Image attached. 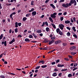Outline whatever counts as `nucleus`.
Segmentation results:
<instances>
[{
    "instance_id": "nucleus-8",
    "label": "nucleus",
    "mask_w": 78,
    "mask_h": 78,
    "mask_svg": "<svg viewBox=\"0 0 78 78\" xmlns=\"http://www.w3.org/2000/svg\"><path fill=\"white\" fill-rule=\"evenodd\" d=\"M64 65H61V64H58L57 65V66L58 67H64Z\"/></svg>"
},
{
    "instance_id": "nucleus-53",
    "label": "nucleus",
    "mask_w": 78,
    "mask_h": 78,
    "mask_svg": "<svg viewBox=\"0 0 78 78\" xmlns=\"http://www.w3.org/2000/svg\"><path fill=\"white\" fill-rule=\"evenodd\" d=\"M7 20L8 22H10V19L8 18L7 19Z\"/></svg>"
},
{
    "instance_id": "nucleus-64",
    "label": "nucleus",
    "mask_w": 78,
    "mask_h": 78,
    "mask_svg": "<svg viewBox=\"0 0 78 78\" xmlns=\"http://www.w3.org/2000/svg\"><path fill=\"white\" fill-rule=\"evenodd\" d=\"M44 17V15H42L41 17H40V18H43Z\"/></svg>"
},
{
    "instance_id": "nucleus-33",
    "label": "nucleus",
    "mask_w": 78,
    "mask_h": 78,
    "mask_svg": "<svg viewBox=\"0 0 78 78\" xmlns=\"http://www.w3.org/2000/svg\"><path fill=\"white\" fill-rule=\"evenodd\" d=\"M71 54L72 55H76V52H71Z\"/></svg>"
},
{
    "instance_id": "nucleus-4",
    "label": "nucleus",
    "mask_w": 78,
    "mask_h": 78,
    "mask_svg": "<svg viewBox=\"0 0 78 78\" xmlns=\"http://www.w3.org/2000/svg\"><path fill=\"white\" fill-rule=\"evenodd\" d=\"M59 27H60L61 30H62L64 29V26L62 24H60L59 25Z\"/></svg>"
},
{
    "instance_id": "nucleus-27",
    "label": "nucleus",
    "mask_w": 78,
    "mask_h": 78,
    "mask_svg": "<svg viewBox=\"0 0 78 78\" xmlns=\"http://www.w3.org/2000/svg\"><path fill=\"white\" fill-rule=\"evenodd\" d=\"M30 5L32 6H33V5H34V1H32L31 2V3Z\"/></svg>"
},
{
    "instance_id": "nucleus-57",
    "label": "nucleus",
    "mask_w": 78,
    "mask_h": 78,
    "mask_svg": "<svg viewBox=\"0 0 78 78\" xmlns=\"http://www.w3.org/2000/svg\"><path fill=\"white\" fill-rule=\"evenodd\" d=\"M78 66V64H77V63H75L74 65V67H76V66Z\"/></svg>"
},
{
    "instance_id": "nucleus-17",
    "label": "nucleus",
    "mask_w": 78,
    "mask_h": 78,
    "mask_svg": "<svg viewBox=\"0 0 78 78\" xmlns=\"http://www.w3.org/2000/svg\"><path fill=\"white\" fill-rule=\"evenodd\" d=\"M53 76H57V74L56 73H54L52 75Z\"/></svg>"
},
{
    "instance_id": "nucleus-49",
    "label": "nucleus",
    "mask_w": 78,
    "mask_h": 78,
    "mask_svg": "<svg viewBox=\"0 0 78 78\" xmlns=\"http://www.w3.org/2000/svg\"><path fill=\"white\" fill-rule=\"evenodd\" d=\"M45 22H43V24H42V25H41V27H44V25H45Z\"/></svg>"
},
{
    "instance_id": "nucleus-50",
    "label": "nucleus",
    "mask_w": 78,
    "mask_h": 78,
    "mask_svg": "<svg viewBox=\"0 0 78 78\" xmlns=\"http://www.w3.org/2000/svg\"><path fill=\"white\" fill-rule=\"evenodd\" d=\"M16 2V0H11L10 1V2H11V3H12V2Z\"/></svg>"
},
{
    "instance_id": "nucleus-36",
    "label": "nucleus",
    "mask_w": 78,
    "mask_h": 78,
    "mask_svg": "<svg viewBox=\"0 0 78 78\" xmlns=\"http://www.w3.org/2000/svg\"><path fill=\"white\" fill-rule=\"evenodd\" d=\"M55 38H56V37H51V39L52 40H54V39H55Z\"/></svg>"
},
{
    "instance_id": "nucleus-5",
    "label": "nucleus",
    "mask_w": 78,
    "mask_h": 78,
    "mask_svg": "<svg viewBox=\"0 0 78 78\" xmlns=\"http://www.w3.org/2000/svg\"><path fill=\"white\" fill-rule=\"evenodd\" d=\"M61 42V40H58L56 41H55V44H60Z\"/></svg>"
},
{
    "instance_id": "nucleus-32",
    "label": "nucleus",
    "mask_w": 78,
    "mask_h": 78,
    "mask_svg": "<svg viewBox=\"0 0 78 78\" xmlns=\"http://www.w3.org/2000/svg\"><path fill=\"white\" fill-rule=\"evenodd\" d=\"M46 31H47V32H48V31H49V28L48 27H46Z\"/></svg>"
},
{
    "instance_id": "nucleus-54",
    "label": "nucleus",
    "mask_w": 78,
    "mask_h": 78,
    "mask_svg": "<svg viewBox=\"0 0 78 78\" xmlns=\"http://www.w3.org/2000/svg\"><path fill=\"white\" fill-rule=\"evenodd\" d=\"M66 70H67V69H62L61 70V71H62V72H63L64 71H66Z\"/></svg>"
},
{
    "instance_id": "nucleus-58",
    "label": "nucleus",
    "mask_w": 78,
    "mask_h": 78,
    "mask_svg": "<svg viewBox=\"0 0 78 78\" xmlns=\"http://www.w3.org/2000/svg\"><path fill=\"white\" fill-rule=\"evenodd\" d=\"M0 9H2V4L0 3Z\"/></svg>"
},
{
    "instance_id": "nucleus-22",
    "label": "nucleus",
    "mask_w": 78,
    "mask_h": 78,
    "mask_svg": "<svg viewBox=\"0 0 78 78\" xmlns=\"http://www.w3.org/2000/svg\"><path fill=\"white\" fill-rule=\"evenodd\" d=\"M76 48V47L75 46H73L72 47V48H70V50H73V49H75Z\"/></svg>"
},
{
    "instance_id": "nucleus-24",
    "label": "nucleus",
    "mask_w": 78,
    "mask_h": 78,
    "mask_svg": "<svg viewBox=\"0 0 78 78\" xmlns=\"http://www.w3.org/2000/svg\"><path fill=\"white\" fill-rule=\"evenodd\" d=\"M47 67V65L41 66L42 68H46Z\"/></svg>"
},
{
    "instance_id": "nucleus-59",
    "label": "nucleus",
    "mask_w": 78,
    "mask_h": 78,
    "mask_svg": "<svg viewBox=\"0 0 78 78\" xmlns=\"http://www.w3.org/2000/svg\"><path fill=\"white\" fill-rule=\"evenodd\" d=\"M62 13H59L58 14V16H61V15H62Z\"/></svg>"
},
{
    "instance_id": "nucleus-63",
    "label": "nucleus",
    "mask_w": 78,
    "mask_h": 78,
    "mask_svg": "<svg viewBox=\"0 0 78 78\" xmlns=\"http://www.w3.org/2000/svg\"><path fill=\"white\" fill-rule=\"evenodd\" d=\"M73 20L74 22H76V19L75 17L73 18Z\"/></svg>"
},
{
    "instance_id": "nucleus-39",
    "label": "nucleus",
    "mask_w": 78,
    "mask_h": 78,
    "mask_svg": "<svg viewBox=\"0 0 78 78\" xmlns=\"http://www.w3.org/2000/svg\"><path fill=\"white\" fill-rule=\"evenodd\" d=\"M33 35H30L29 36V38H33Z\"/></svg>"
},
{
    "instance_id": "nucleus-20",
    "label": "nucleus",
    "mask_w": 78,
    "mask_h": 78,
    "mask_svg": "<svg viewBox=\"0 0 78 78\" xmlns=\"http://www.w3.org/2000/svg\"><path fill=\"white\" fill-rule=\"evenodd\" d=\"M41 62L42 63V64H44V63H45V62H44V60H41V61H40L39 62V63H41Z\"/></svg>"
},
{
    "instance_id": "nucleus-9",
    "label": "nucleus",
    "mask_w": 78,
    "mask_h": 78,
    "mask_svg": "<svg viewBox=\"0 0 78 78\" xmlns=\"http://www.w3.org/2000/svg\"><path fill=\"white\" fill-rule=\"evenodd\" d=\"M2 44H4L5 46H6V41H5V42H2Z\"/></svg>"
},
{
    "instance_id": "nucleus-48",
    "label": "nucleus",
    "mask_w": 78,
    "mask_h": 78,
    "mask_svg": "<svg viewBox=\"0 0 78 78\" xmlns=\"http://www.w3.org/2000/svg\"><path fill=\"white\" fill-rule=\"evenodd\" d=\"M56 64V62H52L51 63L52 65H54V64Z\"/></svg>"
},
{
    "instance_id": "nucleus-12",
    "label": "nucleus",
    "mask_w": 78,
    "mask_h": 78,
    "mask_svg": "<svg viewBox=\"0 0 78 78\" xmlns=\"http://www.w3.org/2000/svg\"><path fill=\"white\" fill-rule=\"evenodd\" d=\"M43 43H47V42H48L47 39H44V41H43Z\"/></svg>"
},
{
    "instance_id": "nucleus-7",
    "label": "nucleus",
    "mask_w": 78,
    "mask_h": 78,
    "mask_svg": "<svg viewBox=\"0 0 78 78\" xmlns=\"http://www.w3.org/2000/svg\"><path fill=\"white\" fill-rule=\"evenodd\" d=\"M55 42V41L54 40H51L49 41V45H51V44H53V43H54Z\"/></svg>"
},
{
    "instance_id": "nucleus-1",
    "label": "nucleus",
    "mask_w": 78,
    "mask_h": 78,
    "mask_svg": "<svg viewBox=\"0 0 78 78\" xmlns=\"http://www.w3.org/2000/svg\"><path fill=\"white\" fill-rule=\"evenodd\" d=\"M74 6L76 5V2L75 0H71L70 1V3H69V5L71 6H72V4H73Z\"/></svg>"
},
{
    "instance_id": "nucleus-38",
    "label": "nucleus",
    "mask_w": 78,
    "mask_h": 78,
    "mask_svg": "<svg viewBox=\"0 0 78 78\" xmlns=\"http://www.w3.org/2000/svg\"><path fill=\"white\" fill-rule=\"evenodd\" d=\"M18 29H17V28H16L15 30V33H17L18 32Z\"/></svg>"
},
{
    "instance_id": "nucleus-55",
    "label": "nucleus",
    "mask_w": 78,
    "mask_h": 78,
    "mask_svg": "<svg viewBox=\"0 0 78 78\" xmlns=\"http://www.w3.org/2000/svg\"><path fill=\"white\" fill-rule=\"evenodd\" d=\"M49 0H46L45 2V3H47L48 2H49Z\"/></svg>"
},
{
    "instance_id": "nucleus-42",
    "label": "nucleus",
    "mask_w": 78,
    "mask_h": 78,
    "mask_svg": "<svg viewBox=\"0 0 78 78\" xmlns=\"http://www.w3.org/2000/svg\"><path fill=\"white\" fill-rule=\"evenodd\" d=\"M22 36L20 35H19L17 36V38H19V37H22Z\"/></svg>"
},
{
    "instance_id": "nucleus-23",
    "label": "nucleus",
    "mask_w": 78,
    "mask_h": 78,
    "mask_svg": "<svg viewBox=\"0 0 78 78\" xmlns=\"http://www.w3.org/2000/svg\"><path fill=\"white\" fill-rule=\"evenodd\" d=\"M72 29L74 31V32H76V29H75V27H73Z\"/></svg>"
},
{
    "instance_id": "nucleus-6",
    "label": "nucleus",
    "mask_w": 78,
    "mask_h": 78,
    "mask_svg": "<svg viewBox=\"0 0 78 78\" xmlns=\"http://www.w3.org/2000/svg\"><path fill=\"white\" fill-rule=\"evenodd\" d=\"M32 16H36V12L35 11L33 12L32 13Z\"/></svg>"
},
{
    "instance_id": "nucleus-25",
    "label": "nucleus",
    "mask_w": 78,
    "mask_h": 78,
    "mask_svg": "<svg viewBox=\"0 0 78 78\" xmlns=\"http://www.w3.org/2000/svg\"><path fill=\"white\" fill-rule=\"evenodd\" d=\"M3 35L2 34L0 36V40H1L3 38Z\"/></svg>"
},
{
    "instance_id": "nucleus-13",
    "label": "nucleus",
    "mask_w": 78,
    "mask_h": 78,
    "mask_svg": "<svg viewBox=\"0 0 78 78\" xmlns=\"http://www.w3.org/2000/svg\"><path fill=\"white\" fill-rule=\"evenodd\" d=\"M33 36L35 39L37 38V36H36V35L34 33L33 34Z\"/></svg>"
},
{
    "instance_id": "nucleus-52",
    "label": "nucleus",
    "mask_w": 78,
    "mask_h": 78,
    "mask_svg": "<svg viewBox=\"0 0 78 78\" xmlns=\"http://www.w3.org/2000/svg\"><path fill=\"white\" fill-rule=\"evenodd\" d=\"M21 23H18V25L19 27H20V26H21Z\"/></svg>"
},
{
    "instance_id": "nucleus-43",
    "label": "nucleus",
    "mask_w": 78,
    "mask_h": 78,
    "mask_svg": "<svg viewBox=\"0 0 78 78\" xmlns=\"http://www.w3.org/2000/svg\"><path fill=\"white\" fill-rule=\"evenodd\" d=\"M55 62L56 63H58L59 62V59H58L56 60H55Z\"/></svg>"
},
{
    "instance_id": "nucleus-34",
    "label": "nucleus",
    "mask_w": 78,
    "mask_h": 78,
    "mask_svg": "<svg viewBox=\"0 0 78 78\" xmlns=\"http://www.w3.org/2000/svg\"><path fill=\"white\" fill-rule=\"evenodd\" d=\"M0 78H5V76L3 75H2L1 76H0Z\"/></svg>"
},
{
    "instance_id": "nucleus-19",
    "label": "nucleus",
    "mask_w": 78,
    "mask_h": 78,
    "mask_svg": "<svg viewBox=\"0 0 78 78\" xmlns=\"http://www.w3.org/2000/svg\"><path fill=\"white\" fill-rule=\"evenodd\" d=\"M70 21L69 20L65 21V23H66V24H68V23H70Z\"/></svg>"
},
{
    "instance_id": "nucleus-61",
    "label": "nucleus",
    "mask_w": 78,
    "mask_h": 78,
    "mask_svg": "<svg viewBox=\"0 0 78 78\" xmlns=\"http://www.w3.org/2000/svg\"><path fill=\"white\" fill-rule=\"evenodd\" d=\"M5 39H6V37H4L2 39V41H5Z\"/></svg>"
},
{
    "instance_id": "nucleus-31",
    "label": "nucleus",
    "mask_w": 78,
    "mask_h": 78,
    "mask_svg": "<svg viewBox=\"0 0 78 78\" xmlns=\"http://www.w3.org/2000/svg\"><path fill=\"white\" fill-rule=\"evenodd\" d=\"M66 34L68 36H70V33L69 32L67 33Z\"/></svg>"
},
{
    "instance_id": "nucleus-47",
    "label": "nucleus",
    "mask_w": 78,
    "mask_h": 78,
    "mask_svg": "<svg viewBox=\"0 0 78 78\" xmlns=\"http://www.w3.org/2000/svg\"><path fill=\"white\" fill-rule=\"evenodd\" d=\"M13 43V42H15V39H13L12 41H11Z\"/></svg>"
},
{
    "instance_id": "nucleus-60",
    "label": "nucleus",
    "mask_w": 78,
    "mask_h": 78,
    "mask_svg": "<svg viewBox=\"0 0 78 78\" xmlns=\"http://www.w3.org/2000/svg\"><path fill=\"white\" fill-rule=\"evenodd\" d=\"M61 75H62V73H60L58 74V76H61Z\"/></svg>"
},
{
    "instance_id": "nucleus-46",
    "label": "nucleus",
    "mask_w": 78,
    "mask_h": 78,
    "mask_svg": "<svg viewBox=\"0 0 78 78\" xmlns=\"http://www.w3.org/2000/svg\"><path fill=\"white\" fill-rule=\"evenodd\" d=\"M40 68V66H38L36 67L35 69H39Z\"/></svg>"
},
{
    "instance_id": "nucleus-10",
    "label": "nucleus",
    "mask_w": 78,
    "mask_h": 78,
    "mask_svg": "<svg viewBox=\"0 0 78 78\" xmlns=\"http://www.w3.org/2000/svg\"><path fill=\"white\" fill-rule=\"evenodd\" d=\"M36 32L37 33H41L42 32V30H36Z\"/></svg>"
},
{
    "instance_id": "nucleus-18",
    "label": "nucleus",
    "mask_w": 78,
    "mask_h": 78,
    "mask_svg": "<svg viewBox=\"0 0 78 78\" xmlns=\"http://www.w3.org/2000/svg\"><path fill=\"white\" fill-rule=\"evenodd\" d=\"M51 25L53 28H54L55 29H56V26H55V25L52 23H51Z\"/></svg>"
},
{
    "instance_id": "nucleus-45",
    "label": "nucleus",
    "mask_w": 78,
    "mask_h": 78,
    "mask_svg": "<svg viewBox=\"0 0 78 78\" xmlns=\"http://www.w3.org/2000/svg\"><path fill=\"white\" fill-rule=\"evenodd\" d=\"M45 24L47 26H48V22H45Z\"/></svg>"
},
{
    "instance_id": "nucleus-21",
    "label": "nucleus",
    "mask_w": 78,
    "mask_h": 78,
    "mask_svg": "<svg viewBox=\"0 0 78 78\" xmlns=\"http://www.w3.org/2000/svg\"><path fill=\"white\" fill-rule=\"evenodd\" d=\"M15 27L16 28H17L18 27V23L17 22H16L15 24Z\"/></svg>"
},
{
    "instance_id": "nucleus-26",
    "label": "nucleus",
    "mask_w": 78,
    "mask_h": 78,
    "mask_svg": "<svg viewBox=\"0 0 78 78\" xmlns=\"http://www.w3.org/2000/svg\"><path fill=\"white\" fill-rule=\"evenodd\" d=\"M59 34H60V35L61 36H62V35L63 34V33H62V31H59Z\"/></svg>"
},
{
    "instance_id": "nucleus-2",
    "label": "nucleus",
    "mask_w": 78,
    "mask_h": 78,
    "mask_svg": "<svg viewBox=\"0 0 78 78\" xmlns=\"http://www.w3.org/2000/svg\"><path fill=\"white\" fill-rule=\"evenodd\" d=\"M62 6L63 7H65V8H68V7H69V6H70V5H69V3H66V4H62Z\"/></svg>"
},
{
    "instance_id": "nucleus-44",
    "label": "nucleus",
    "mask_w": 78,
    "mask_h": 78,
    "mask_svg": "<svg viewBox=\"0 0 78 78\" xmlns=\"http://www.w3.org/2000/svg\"><path fill=\"white\" fill-rule=\"evenodd\" d=\"M64 59L65 60H66V61H69V58H64Z\"/></svg>"
},
{
    "instance_id": "nucleus-11",
    "label": "nucleus",
    "mask_w": 78,
    "mask_h": 78,
    "mask_svg": "<svg viewBox=\"0 0 78 78\" xmlns=\"http://www.w3.org/2000/svg\"><path fill=\"white\" fill-rule=\"evenodd\" d=\"M49 19L51 22H52V23H53V19L51 17H49Z\"/></svg>"
},
{
    "instance_id": "nucleus-62",
    "label": "nucleus",
    "mask_w": 78,
    "mask_h": 78,
    "mask_svg": "<svg viewBox=\"0 0 78 78\" xmlns=\"http://www.w3.org/2000/svg\"><path fill=\"white\" fill-rule=\"evenodd\" d=\"M39 36H43V34H42V33H41V34H39Z\"/></svg>"
},
{
    "instance_id": "nucleus-35",
    "label": "nucleus",
    "mask_w": 78,
    "mask_h": 78,
    "mask_svg": "<svg viewBox=\"0 0 78 78\" xmlns=\"http://www.w3.org/2000/svg\"><path fill=\"white\" fill-rule=\"evenodd\" d=\"M68 77H72V75L71 74H69L68 76Z\"/></svg>"
},
{
    "instance_id": "nucleus-15",
    "label": "nucleus",
    "mask_w": 78,
    "mask_h": 78,
    "mask_svg": "<svg viewBox=\"0 0 78 78\" xmlns=\"http://www.w3.org/2000/svg\"><path fill=\"white\" fill-rule=\"evenodd\" d=\"M34 11V9L32 8L31 9V10H29V12H33Z\"/></svg>"
},
{
    "instance_id": "nucleus-16",
    "label": "nucleus",
    "mask_w": 78,
    "mask_h": 78,
    "mask_svg": "<svg viewBox=\"0 0 78 78\" xmlns=\"http://www.w3.org/2000/svg\"><path fill=\"white\" fill-rule=\"evenodd\" d=\"M25 41L26 42H30V40L28 38L25 39Z\"/></svg>"
},
{
    "instance_id": "nucleus-37",
    "label": "nucleus",
    "mask_w": 78,
    "mask_h": 78,
    "mask_svg": "<svg viewBox=\"0 0 78 78\" xmlns=\"http://www.w3.org/2000/svg\"><path fill=\"white\" fill-rule=\"evenodd\" d=\"M59 30H60V29H59V28H58L56 29V31L57 33H58L59 32Z\"/></svg>"
},
{
    "instance_id": "nucleus-14",
    "label": "nucleus",
    "mask_w": 78,
    "mask_h": 78,
    "mask_svg": "<svg viewBox=\"0 0 78 78\" xmlns=\"http://www.w3.org/2000/svg\"><path fill=\"white\" fill-rule=\"evenodd\" d=\"M50 5L51 6V7H52V8H53V9H55V6L53 4H51Z\"/></svg>"
},
{
    "instance_id": "nucleus-41",
    "label": "nucleus",
    "mask_w": 78,
    "mask_h": 78,
    "mask_svg": "<svg viewBox=\"0 0 78 78\" xmlns=\"http://www.w3.org/2000/svg\"><path fill=\"white\" fill-rule=\"evenodd\" d=\"M64 19V17H63L62 16H61L60 17V20H61V21H62V20Z\"/></svg>"
},
{
    "instance_id": "nucleus-30",
    "label": "nucleus",
    "mask_w": 78,
    "mask_h": 78,
    "mask_svg": "<svg viewBox=\"0 0 78 78\" xmlns=\"http://www.w3.org/2000/svg\"><path fill=\"white\" fill-rule=\"evenodd\" d=\"M73 37H75V38H76V39H77V38H78V37H77V35H76L75 34H74L73 35Z\"/></svg>"
},
{
    "instance_id": "nucleus-40",
    "label": "nucleus",
    "mask_w": 78,
    "mask_h": 78,
    "mask_svg": "<svg viewBox=\"0 0 78 78\" xmlns=\"http://www.w3.org/2000/svg\"><path fill=\"white\" fill-rule=\"evenodd\" d=\"M67 45V43H63V46H66Z\"/></svg>"
},
{
    "instance_id": "nucleus-51",
    "label": "nucleus",
    "mask_w": 78,
    "mask_h": 78,
    "mask_svg": "<svg viewBox=\"0 0 78 78\" xmlns=\"http://www.w3.org/2000/svg\"><path fill=\"white\" fill-rule=\"evenodd\" d=\"M9 73V74H10L11 75H15V74L14 73Z\"/></svg>"
},
{
    "instance_id": "nucleus-56",
    "label": "nucleus",
    "mask_w": 78,
    "mask_h": 78,
    "mask_svg": "<svg viewBox=\"0 0 78 78\" xmlns=\"http://www.w3.org/2000/svg\"><path fill=\"white\" fill-rule=\"evenodd\" d=\"M77 69H78V68H74V69H73V71H75V70H76Z\"/></svg>"
},
{
    "instance_id": "nucleus-28",
    "label": "nucleus",
    "mask_w": 78,
    "mask_h": 78,
    "mask_svg": "<svg viewBox=\"0 0 78 78\" xmlns=\"http://www.w3.org/2000/svg\"><path fill=\"white\" fill-rule=\"evenodd\" d=\"M27 19V17H24L23 18V21H25V20H26Z\"/></svg>"
},
{
    "instance_id": "nucleus-29",
    "label": "nucleus",
    "mask_w": 78,
    "mask_h": 78,
    "mask_svg": "<svg viewBox=\"0 0 78 78\" xmlns=\"http://www.w3.org/2000/svg\"><path fill=\"white\" fill-rule=\"evenodd\" d=\"M30 15L31 14L30 13H29L26 14V17H29V16H30Z\"/></svg>"
},
{
    "instance_id": "nucleus-3",
    "label": "nucleus",
    "mask_w": 78,
    "mask_h": 78,
    "mask_svg": "<svg viewBox=\"0 0 78 78\" xmlns=\"http://www.w3.org/2000/svg\"><path fill=\"white\" fill-rule=\"evenodd\" d=\"M56 14H57V13H54L53 14H51V17L52 18V19L53 18H56Z\"/></svg>"
}]
</instances>
